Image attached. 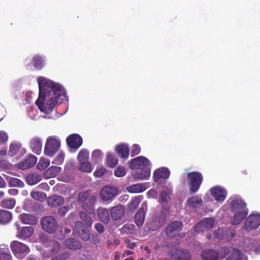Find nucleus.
I'll list each match as a JSON object with an SVG mask.
<instances>
[{"mask_svg": "<svg viewBox=\"0 0 260 260\" xmlns=\"http://www.w3.org/2000/svg\"><path fill=\"white\" fill-rule=\"evenodd\" d=\"M64 154L63 153H60L52 161L53 164L56 165H61L64 160Z\"/></svg>", "mask_w": 260, "mask_h": 260, "instance_id": "5fc2aeb1", "label": "nucleus"}, {"mask_svg": "<svg viewBox=\"0 0 260 260\" xmlns=\"http://www.w3.org/2000/svg\"><path fill=\"white\" fill-rule=\"evenodd\" d=\"M211 194L218 202H223L226 196V191L222 187L217 186L210 189Z\"/></svg>", "mask_w": 260, "mask_h": 260, "instance_id": "2eb2a0df", "label": "nucleus"}, {"mask_svg": "<svg viewBox=\"0 0 260 260\" xmlns=\"http://www.w3.org/2000/svg\"><path fill=\"white\" fill-rule=\"evenodd\" d=\"M79 170L87 173H90L92 171L90 164L86 161L80 162Z\"/></svg>", "mask_w": 260, "mask_h": 260, "instance_id": "de8ad7c7", "label": "nucleus"}, {"mask_svg": "<svg viewBox=\"0 0 260 260\" xmlns=\"http://www.w3.org/2000/svg\"><path fill=\"white\" fill-rule=\"evenodd\" d=\"M150 166L151 163L148 159L143 156L133 158L129 162V167L132 170L149 168Z\"/></svg>", "mask_w": 260, "mask_h": 260, "instance_id": "6e6552de", "label": "nucleus"}, {"mask_svg": "<svg viewBox=\"0 0 260 260\" xmlns=\"http://www.w3.org/2000/svg\"><path fill=\"white\" fill-rule=\"evenodd\" d=\"M243 254L240 250L231 248L228 249L226 260H241L242 259Z\"/></svg>", "mask_w": 260, "mask_h": 260, "instance_id": "4be33fe9", "label": "nucleus"}, {"mask_svg": "<svg viewBox=\"0 0 260 260\" xmlns=\"http://www.w3.org/2000/svg\"><path fill=\"white\" fill-rule=\"evenodd\" d=\"M79 215L87 226L91 228L92 224L91 218L84 211H80Z\"/></svg>", "mask_w": 260, "mask_h": 260, "instance_id": "ea45409f", "label": "nucleus"}, {"mask_svg": "<svg viewBox=\"0 0 260 260\" xmlns=\"http://www.w3.org/2000/svg\"><path fill=\"white\" fill-rule=\"evenodd\" d=\"M170 255L174 260H189L191 258V254L190 252L186 250L181 248H177L172 250Z\"/></svg>", "mask_w": 260, "mask_h": 260, "instance_id": "f8f14e48", "label": "nucleus"}, {"mask_svg": "<svg viewBox=\"0 0 260 260\" xmlns=\"http://www.w3.org/2000/svg\"><path fill=\"white\" fill-rule=\"evenodd\" d=\"M203 201L201 197L198 196H192L189 198L187 202V204L189 206L197 207L198 205L201 206L202 204Z\"/></svg>", "mask_w": 260, "mask_h": 260, "instance_id": "e433bc0d", "label": "nucleus"}, {"mask_svg": "<svg viewBox=\"0 0 260 260\" xmlns=\"http://www.w3.org/2000/svg\"><path fill=\"white\" fill-rule=\"evenodd\" d=\"M214 225V220L211 218H206L202 219L198 224L194 227L195 232H199V228L202 227L203 229L209 230Z\"/></svg>", "mask_w": 260, "mask_h": 260, "instance_id": "6ab92c4d", "label": "nucleus"}, {"mask_svg": "<svg viewBox=\"0 0 260 260\" xmlns=\"http://www.w3.org/2000/svg\"><path fill=\"white\" fill-rule=\"evenodd\" d=\"M98 215L100 220L104 223L108 224L110 220L109 211L104 208H100L98 209Z\"/></svg>", "mask_w": 260, "mask_h": 260, "instance_id": "c85d7f7f", "label": "nucleus"}, {"mask_svg": "<svg viewBox=\"0 0 260 260\" xmlns=\"http://www.w3.org/2000/svg\"><path fill=\"white\" fill-rule=\"evenodd\" d=\"M201 255L203 260H217L218 258V252L212 249L203 250Z\"/></svg>", "mask_w": 260, "mask_h": 260, "instance_id": "a878e982", "label": "nucleus"}, {"mask_svg": "<svg viewBox=\"0 0 260 260\" xmlns=\"http://www.w3.org/2000/svg\"><path fill=\"white\" fill-rule=\"evenodd\" d=\"M47 202L49 206L52 208H56L64 203V199L60 196L53 195L49 197Z\"/></svg>", "mask_w": 260, "mask_h": 260, "instance_id": "412c9836", "label": "nucleus"}, {"mask_svg": "<svg viewBox=\"0 0 260 260\" xmlns=\"http://www.w3.org/2000/svg\"><path fill=\"white\" fill-rule=\"evenodd\" d=\"M61 171L59 167L52 166L49 168L45 172V174L49 178L56 177Z\"/></svg>", "mask_w": 260, "mask_h": 260, "instance_id": "72a5a7b5", "label": "nucleus"}, {"mask_svg": "<svg viewBox=\"0 0 260 260\" xmlns=\"http://www.w3.org/2000/svg\"><path fill=\"white\" fill-rule=\"evenodd\" d=\"M231 211L234 215L231 223L233 225L240 224L247 216L248 210L246 208V204L239 196H233L230 198Z\"/></svg>", "mask_w": 260, "mask_h": 260, "instance_id": "f03ea898", "label": "nucleus"}, {"mask_svg": "<svg viewBox=\"0 0 260 260\" xmlns=\"http://www.w3.org/2000/svg\"><path fill=\"white\" fill-rule=\"evenodd\" d=\"M8 139L7 134L4 131H0V144L6 143Z\"/></svg>", "mask_w": 260, "mask_h": 260, "instance_id": "052dcab7", "label": "nucleus"}, {"mask_svg": "<svg viewBox=\"0 0 260 260\" xmlns=\"http://www.w3.org/2000/svg\"><path fill=\"white\" fill-rule=\"evenodd\" d=\"M42 229L49 234L54 233L58 226L56 219L52 216L44 217L41 220Z\"/></svg>", "mask_w": 260, "mask_h": 260, "instance_id": "0eeeda50", "label": "nucleus"}, {"mask_svg": "<svg viewBox=\"0 0 260 260\" xmlns=\"http://www.w3.org/2000/svg\"><path fill=\"white\" fill-rule=\"evenodd\" d=\"M21 145L19 144L12 143L10 146L9 153L11 156L16 154L19 151Z\"/></svg>", "mask_w": 260, "mask_h": 260, "instance_id": "49530a36", "label": "nucleus"}, {"mask_svg": "<svg viewBox=\"0 0 260 260\" xmlns=\"http://www.w3.org/2000/svg\"><path fill=\"white\" fill-rule=\"evenodd\" d=\"M186 179L189 191L192 193L197 192L203 181L202 174L197 171L189 172L186 174Z\"/></svg>", "mask_w": 260, "mask_h": 260, "instance_id": "7ed1b4c3", "label": "nucleus"}, {"mask_svg": "<svg viewBox=\"0 0 260 260\" xmlns=\"http://www.w3.org/2000/svg\"><path fill=\"white\" fill-rule=\"evenodd\" d=\"M124 242L126 244L127 247L131 249H134L136 246V244L135 243L131 242L130 240L128 239H125Z\"/></svg>", "mask_w": 260, "mask_h": 260, "instance_id": "69168bd1", "label": "nucleus"}, {"mask_svg": "<svg viewBox=\"0 0 260 260\" xmlns=\"http://www.w3.org/2000/svg\"><path fill=\"white\" fill-rule=\"evenodd\" d=\"M145 214L143 208L141 207L135 215V223L138 226H141L145 220Z\"/></svg>", "mask_w": 260, "mask_h": 260, "instance_id": "2f4dec72", "label": "nucleus"}, {"mask_svg": "<svg viewBox=\"0 0 260 260\" xmlns=\"http://www.w3.org/2000/svg\"><path fill=\"white\" fill-rule=\"evenodd\" d=\"M37 161V158L34 155H31L28 156L25 160L20 162L18 167L22 170H26L34 167Z\"/></svg>", "mask_w": 260, "mask_h": 260, "instance_id": "dca6fc26", "label": "nucleus"}, {"mask_svg": "<svg viewBox=\"0 0 260 260\" xmlns=\"http://www.w3.org/2000/svg\"><path fill=\"white\" fill-rule=\"evenodd\" d=\"M41 175L36 173H30L26 177V182L30 185H34L42 180Z\"/></svg>", "mask_w": 260, "mask_h": 260, "instance_id": "c756f323", "label": "nucleus"}, {"mask_svg": "<svg viewBox=\"0 0 260 260\" xmlns=\"http://www.w3.org/2000/svg\"><path fill=\"white\" fill-rule=\"evenodd\" d=\"M86 228L85 224L81 221H78L75 223V228L77 232L80 233L81 231Z\"/></svg>", "mask_w": 260, "mask_h": 260, "instance_id": "13d9d810", "label": "nucleus"}, {"mask_svg": "<svg viewBox=\"0 0 260 260\" xmlns=\"http://www.w3.org/2000/svg\"><path fill=\"white\" fill-rule=\"evenodd\" d=\"M150 175V168L141 169L133 175L134 178L138 180H145L148 179Z\"/></svg>", "mask_w": 260, "mask_h": 260, "instance_id": "7c9ffc66", "label": "nucleus"}, {"mask_svg": "<svg viewBox=\"0 0 260 260\" xmlns=\"http://www.w3.org/2000/svg\"><path fill=\"white\" fill-rule=\"evenodd\" d=\"M69 208L68 206H64L59 208L57 210L58 214L61 216H64L69 211Z\"/></svg>", "mask_w": 260, "mask_h": 260, "instance_id": "bf43d9fd", "label": "nucleus"}, {"mask_svg": "<svg viewBox=\"0 0 260 260\" xmlns=\"http://www.w3.org/2000/svg\"><path fill=\"white\" fill-rule=\"evenodd\" d=\"M260 225V214H254L250 215L245 222V229L250 231L256 229Z\"/></svg>", "mask_w": 260, "mask_h": 260, "instance_id": "9b49d317", "label": "nucleus"}, {"mask_svg": "<svg viewBox=\"0 0 260 260\" xmlns=\"http://www.w3.org/2000/svg\"><path fill=\"white\" fill-rule=\"evenodd\" d=\"M64 243L66 247L71 250L80 249L82 247V244L74 238L68 239Z\"/></svg>", "mask_w": 260, "mask_h": 260, "instance_id": "cd10ccee", "label": "nucleus"}, {"mask_svg": "<svg viewBox=\"0 0 260 260\" xmlns=\"http://www.w3.org/2000/svg\"><path fill=\"white\" fill-rule=\"evenodd\" d=\"M89 157V152L86 149H82L80 151L78 155V158L79 162H83L86 161Z\"/></svg>", "mask_w": 260, "mask_h": 260, "instance_id": "c03bdc74", "label": "nucleus"}, {"mask_svg": "<svg viewBox=\"0 0 260 260\" xmlns=\"http://www.w3.org/2000/svg\"><path fill=\"white\" fill-rule=\"evenodd\" d=\"M37 81L39 95L36 104L41 112L50 114L58 101L66 98L65 90L59 84L48 78L40 76Z\"/></svg>", "mask_w": 260, "mask_h": 260, "instance_id": "f257e3e1", "label": "nucleus"}, {"mask_svg": "<svg viewBox=\"0 0 260 260\" xmlns=\"http://www.w3.org/2000/svg\"><path fill=\"white\" fill-rule=\"evenodd\" d=\"M66 141L69 146L76 149L82 145L83 142L81 137L77 134L70 135L67 137Z\"/></svg>", "mask_w": 260, "mask_h": 260, "instance_id": "4468645a", "label": "nucleus"}, {"mask_svg": "<svg viewBox=\"0 0 260 260\" xmlns=\"http://www.w3.org/2000/svg\"><path fill=\"white\" fill-rule=\"evenodd\" d=\"M125 170L123 167H117L114 171V175L117 177H123L125 176Z\"/></svg>", "mask_w": 260, "mask_h": 260, "instance_id": "864d4df0", "label": "nucleus"}, {"mask_svg": "<svg viewBox=\"0 0 260 260\" xmlns=\"http://www.w3.org/2000/svg\"><path fill=\"white\" fill-rule=\"evenodd\" d=\"M140 152L141 147L139 145L135 144L132 146L131 150V155L132 157L138 155Z\"/></svg>", "mask_w": 260, "mask_h": 260, "instance_id": "3c124183", "label": "nucleus"}, {"mask_svg": "<svg viewBox=\"0 0 260 260\" xmlns=\"http://www.w3.org/2000/svg\"><path fill=\"white\" fill-rule=\"evenodd\" d=\"M161 196V201L163 203H167L169 199H170V196L169 194L165 191H163L161 192L160 194Z\"/></svg>", "mask_w": 260, "mask_h": 260, "instance_id": "e2e57ef3", "label": "nucleus"}, {"mask_svg": "<svg viewBox=\"0 0 260 260\" xmlns=\"http://www.w3.org/2000/svg\"><path fill=\"white\" fill-rule=\"evenodd\" d=\"M88 202L91 205V206H93L96 203V198L94 196H91L88 197Z\"/></svg>", "mask_w": 260, "mask_h": 260, "instance_id": "338daca9", "label": "nucleus"}, {"mask_svg": "<svg viewBox=\"0 0 260 260\" xmlns=\"http://www.w3.org/2000/svg\"><path fill=\"white\" fill-rule=\"evenodd\" d=\"M30 196L33 199L41 202L44 201L47 198L46 193L41 191H32L30 193Z\"/></svg>", "mask_w": 260, "mask_h": 260, "instance_id": "a19ab883", "label": "nucleus"}, {"mask_svg": "<svg viewBox=\"0 0 260 260\" xmlns=\"http://www.w3.org/2000/svg\"><path fill=\"white\" fill-rule=\"evenodd\" d=\"M48 246L49 248V250L51 251V254H55L59 250L60 244L56 241L51 240L49 241V244Z\"/></svg>", "mask_w": 260, "mask_h": 260, "instance_id": "4c0bfd02", "label": "nucleus"}, {"mask_svg": "<svg viewBox=\"0 0 260 260\" xmlns=\"http://www.w3.org/2000/svg\"><path fill=\"white\" fill-rule=\"evenodd\" d=\"M143 199L142 196H139L133 199L128 205V208L131 211H135Z\"/></svg>", "mask_w": 260, "mask_h": 260, "instance_id": "58836bf2", "label": "nucleus"}, {"mask_svg": "<svg viewBox=\"0 0 260 260\" xmlns=\"http://www.w3.org/2000/svg\"><path fill=\"white\" fill-rule=\"evenodd\" d=\"M107 162L110 167L114 168L118 164V160L113 154H109L107 155Z\"/></svg>", "mask_w": 260, "mask_h": 260, "instance_id": "37998d69", "label": "nucleus"}, {"mask_svg": "<svg viewBox=\"0 0 260 260\" xmlns=\"http://www.w3.org/2000/svg\"><path fill=\"white\" fill-rule=\"evenodd\" d=\"M115 151L122 158L127 159L129 156V149L127 145L121 144L116 146Z\"/></svg>", "mask_w": 260, "mask_h": 260, "instance_id": "b1692460", "label": "nucleus"}, {"mask_svg": "<svg viewBox=\"0 0 260 260\" xmlns=\"http://www.w3.org/2000/svg\"><path fill=\"white\" fill-rule=\"evenodd\" d=\"M106 172V169L104 168H100L96 169L94 172V176L96 177H101L103 176Z\"/></svg>", "mask_w": 260, "mask_h": 260, "instance_id": "4d7b16f0", "label": "nucleus"}, {"mask_svg": "<svg viewBox=\"0 0 260 260\" xmlns=\"http://www.w3.org/2000/svg\"><path fill=\"white\" fill-rule=\"evenodd\" d=\"M102 157V151L100 150H95L92 153L91 159L95 162H98Z\"/></svg>", "mask_w": 260, "mask_h": 260, "instance_id": "8fccbe9b", "label": "nucleus"}, {"mask_svg": "<svg viewBox=\"0 0 260 260\" xmlns=\"http://www.w3.org/2000/svg\"><path fill=\"white\" fill-rule=\"evenodd\" d=\"M12 218L11 212L5 209H0V224H8L12 221Z\"/></svg>", "mask_w": 260, "mask_h": 260, "instance_id": "393cba45", "label": "nucleus"}, {"mask_svg": "<svg viewBox=\"0 0 260 260\" xmlns=\"http://www.w3.org/2000/svg\"><path fill=\"white\" fill-rule=\"evenodd\" d=\"M79 234H80V237L82 240L85 241H88L90 239V234L89 231L87 229V228L85 229H83L82 231H81Z\"/></svg>", "mask_w": 260, "mask_h": 260, "instance_id": "09e8293b", "label": "nucleus"}, {"mask_svg": "<svg viewBox=\"0 0 260 260\" xmlns=\"http://www.w3.org/2000/svg\"><path fill=\"white\" fill-rule=\"evenodd\" d=\"M183 227L182 221L175 220L169 224L165 229V234L169 238L181 239L184 237V234H181Z\"/></svg>", "mask_w": 260, "mask_h": 260, "instance_id": "20e7f679", "label": "nucleus"}, {"mask_svg": "<svg viewBox=\"0 0 260 260\" xmlns=\"http://www.w3.org/2000/svg\"><path fill=\"white\" fill-rule=\"evenodd\" d=\"M10 248L14 255L18 258H23L30 251L29 247L18 241L11 242Z\"/></svg>", "mask_w": 260, "mask_h": 260, "instance_id": "39448f33", "label": "nucleus"}, {"mask_svg": "<svg viewBox=\"0 0 260 260\" xmlns=\"http://www.w3.org/2000/svg\"><path fill=\"white\" fill-rule=\"evenodd\" d=\"M16 205V201L14 199H5L0 203V206L6 209H13Z\"/></svg>", "mask_w": 260, "mask_h": 260, "instance_id": "c9c22d12", "label": "nucleus"}, {"mask_svg": "<svg viewBox=\"0 0 260 260\" xmlns=\"http://www.w3.org/2000/svg\"><path fill=\"white\" fill-rule=\"evenodd\" d=\"M89 197V191H84L80 192L78 196V200L79 202H84Z\"/></svg>", "mask_w": 260, "mask_h": 260, "instance_id": "603ef678", "label": "nucleus"}, {"mask_svg": "<svg viewBox=\"0 0 260 260\" xmlns=\"http://www.w3.org/2000/svg\"><path fill=\"white\" fill-rule=\"evenodd\" d=\"M12 165L8 161L5 160H0V167L4 169H9L11 168Z\"/></svg>", "mask_w": 260, "mask_h": 260, "instance_id": "680f3d73", "label": "nucleus"}, {"mask_svg": "<svg viewBox=\"0 0 260 260\" xmlns=\"http://www.w3.org/2000/svg\"><path fill=\"white\" fill-rule=\"evenodd\" d=\"M11 186L22 187L24 186L23 182L19 179L11 178L9 182Z\"/></svg>", "mask_w": 260, "mask_h": 260, "instance_id": "a18cd8bd", "label": "nucleus"}, {"mask_svg": "<svg viewBox=\"0 0 260 260\" xmlns=\"http://www.w3.org/2000/svg\"><path fill=\"white\" fill-rule=\"evenodd\" d=\"M50 165V160L45 158H40L38 164H37V168L43 171L45 170Z\"/></svg>", "mask_w": 260, "mask_h": 260, "instance_id": "79ce46f5", "label": "nucleus"}, {"mask_svg": "<svg viewBox=\"0 0 260 260\" xmlns=\"http://www.w3.org/2000/svg\"><path fill=\"white\" fill-rule=\"evenodd\" d=\"M118 192V189L116 187L107 185L102 188L100 195L103 201H108L114 198Z\"/></svg>", "mask_w": 260, "mask_h": 260, "instance_id": "1a4fd4ad", "label": "nucleus"}, {"mask_svg": "<svg viewBox=\"0 0 260 260\" xmlns=\"http://www.w3.org/2000/svg\"><path fill=\"white\" fill-rule=\"evenodd\" d=\"M60 146L59 140L55 137L47 138L44 148V154L49 156L52 157L58 151Z\"/></svg>", "mask_w": 260, "mask_h": 260, "instance_id": "423d86ee", "label": "nucleus"}, {"mask_svg": "<svg viewBox=\"0 0 260 260\" xmlns=\"http://www.w3.org/2000/svg\"><path fill=\"white\" fill-rule=\"evenodd\" d=\"M92 207H93V206H91V205L90 204H88V203H84L82 205V209L83 210H85L86 212H87L90 214L94 213V210H93Z\"/></svg>", "mask_w": 260, "mask_h": 260, "instance_id": "6e6d98bb", "label": "nucleus"}, {"mask_svg": "<svg viewBox=\"0 0 260 260\" xmlns=\"http://www.w3.org/2000/svg\"><path fill=\"white\" fill-rule=\"evenodd\" d=\"M110 215L114 220L120 219L123 215L124 213V206L121 205L112 207L110 209Z\"/></svg>", "mask_w": 260, "mask_h": 260, "instance_id": "a211bd4d", "label": "nucleus"}, {"mask_svg": "<svg viewBox=\"0 0 260 260\" xmlns=\"http://www.w3.org/2000/svg\"><path fill=\"white\" fill-rule=\"evenodd\" d=\"M32 63L37 70L42 69L44 65L43 58L38 55H36L32 57Z\"/></svg>", "mask_w": 260, "mask_h": 260, "instance_id": "f704fd0d", "label": "nucleus"}, {"mask_svg": "<svg viewBox=\"0 0 260 260\" xmlns=\"http://www.w3.org/2000/svg\"><path fill=\"white\" fill-rule=\"evenodd\" d=\"M34 232V229L31 226H23L17 229L16 237L21 239H26L31 236Z\"/></svg>", "mask_w": 260, "mask_h": 260, "instance_id": "f3484780", "label": "nucleus"}, {"mask_svg": "<svg viewBox=\"0 0 260 260\" xmlns=\"http://www.w3.org/2000/svg\"><path fill=\"white\" fill-rule=\"evenodd\" d=\"M166 220V216L161 214L153 218L150 221L147 223L146 226L149 231H155L164 225Z\"/></svg>", "mask_w": 260, "mask_h": 260, "instance_id": "9d476101", "label": "nucleus"}, {"mask_svg": "<svg viewBox=\"0 0 260 260\" xmlns=\"http://www.w3.org/2000/svg\"><path fill=\"white\" fill-rule=\"evenodd\" d=\"M146 189L145 185L139 183L130 185L127 187V190L131 193H139L144 191Z\"/></svg>", "mask_w": 260, "mask_h": 260, "instance_id": "473e14b6", "label": "nucleus"}, {"mask_svg": "<svg viewBox=\"0 0 260 260\" xmlns=\"http://www.w3.org/2000/svg\"><path fill=\"white\" fill-rule=\"evenodd\" d=\"M170 175V171L167 167H161L157 169L153 174L154 182H158L161 179L166 180Z\"/></svg>", "mask_w": 260, "mask_h": 260, "instance_id": "ddd939ff", "label": "nucleus"}, {"mask_svg": "<svg viewBox=\"0 0 260 260\" xmlns=\"http://www.w3.org/2000/svg\"><path fill=\"white\" fill-rule=\"evenodd\" d=\"M21 222L25 224L35 225L38 223V218L34 215L23 213L19 215Z\"/></svg>", "mask_w": 260, "mask_h": 260, "instance_id": "aec40b11", "label": "nucleus"}, {"mask_svg": "<svg viewBox=\"0 0 260 260\" xmlns=\"http://www.w3.org/2000/svg\"><path fill=\"white\" fill-rule=\"evenodd\" d=\"M40 240L41 242L45 243H49L48 236L46 234H42L40 236Z\"/></svg>", "mask_w": 260, "mask_h": 260, "instance_id": "774afa93", "label": "nucleus"}, {"mask_svg": "<svg viewBox=\"0 0 260 260\" xmlns=\"http://www.w3.org/2000/svg\"><path fill=\"white\" fill-rule=\"evenodd\" d=\"M30 147L32 152L37 155L41 153L42 148V142L40 138L35 137L30 142Z\"/></svg>", "mask_w": 260, "mask_h": 260, "instance_id": "5701e85b", "label": "nucleus"}, {"mask_svg": "<svg viewBox=\"0 0 260 260\" xmlns=\"http://www.w3.org/2000/svg\"><path fill=\"white\" fill-rule=\"evenodd\" d=\"M95 229L99 233H103L105 231L104 225L100 223H98L95 225Z\"/></svg>", "mask_w": 260, "mask_h": 260, "instance_id": "0e129e2a", "label": "nucleus"}, {"mask_svg": "<svg viewBox=\"0 0 260 260\" xmlns=\"http://www.w3.org/2000/svg\"><path fill=\"white\" fill-rule=\"evenodd\" d=\"M0 260H12L9 247L6 245H0Z\"/></svg>", "mask_w": 260, "mask_h": 260, "instance_id": "bb28decb", "label": "nucleus"}]
</instances>
